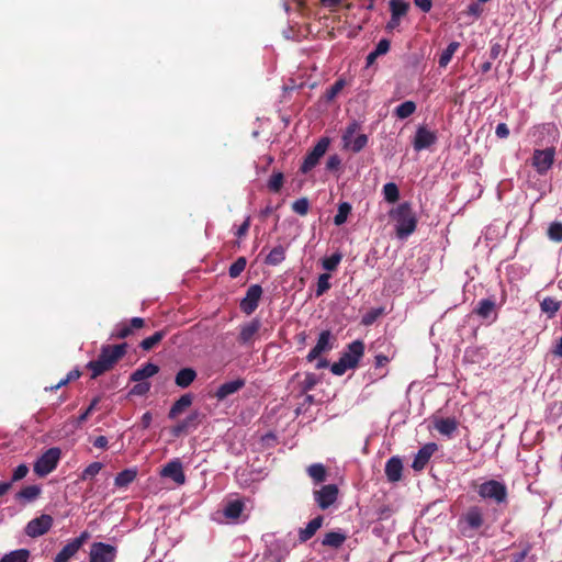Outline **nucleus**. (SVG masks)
I'll list each match as a JSON object with an SVG mask.
<instances>
[{"mask_svg": "<svg viewBox=\"0 0 562 562\" xmlns=\"http://www.w3.org/2000/svg\"><path fill=\"white\" fill-rule=\"evenodd\" d=\"M127 344L120 345H104L101 348L100 355L95 360L87 363V369L90 370L91 379H97L103 373L112 370L114 366L125 356Z\"/></svg>", "mask_w": 562, "mask_h": 562, "instance_id": "obj_1", "label": "nucleus"}, {"mask_svg": "<svg viewBox=\"0 0 562 562\" xmlns=\"http://www.w3.org/2000/svg\"><path fill=\"white\" fill-rule=\"evenodd\" d=\"M390 215L396 222L395 231L398 238H406L415 232L417 218L411 203L400 204Z\"/></svg>", "mask_w": 562, "mask_h": 562, "instance_id": "obj_2", "label": "nucleus"}, {"mask_svg": "<svg viewBox=\"0 0 562 562\" xmlns=\"http://www.w3.org/2000/svg\"><path fill=\"white\" fill-rule=\"evenodd\" d=\"M477 494L484 499H491L496 504L507 503L508 492L504 483L488 480L477 485Z\"/></svg>", "mask_w": 562, "mask_h": 562, "instance_id": "obj_3", "label": "nucleus"}, {"mask_svg": "<svg viewBox=\"0 0 562 562\" xmlns=\"http://www.w3.org/2000/svg\"><path fill=\"white\" fill-rule=\"evenodd\" d=\"M61 451L57 447L47 449L35 462L33 470L36 475L44 477L53 472L59 462Z\"/></svg>", "mask_w": 562, "mask_h": 562, "instance_id": "obj_4", "label": "nucleus"}, {"mask_svg": "<svg viewBox=\"0 0 562 562\" xmlns=\"http://www.w3.org/2000/svg\"><path fill=\"white\" fill-rule=\"evenodd\" d=\"M485 522L484 509L479 505H473L461 516L462 533L468 536V531H477Z\"/></svg>", "mask_w": 562, "mask_h": 562, "instance_id": "obj_5", "label": "nucleus"}, {"mask_svg": "<svg viewBox=\"0 0 562 562\" xmlns=\"http://www.w3.org/2000/svg\"><path fill=\"white\" fill-rule=\"evenodd\" d=\"M330 140L328 137H322L316 145L306 154L301 167L300 171L302 173L310 172L313 168H315L321 158L326 154L329 147Z\"/></svg>", "mask_w": 562, "mask_h": 562, "instance_id": "obj_6", "label": "nucleus"}, {"mask_svg": "<svg viewBox=\"0 0 562 562\" xmlns=\"http://www.w3.org/2000/svg\"><path fill=\"white\" fill-rule=\"evenodd\" d=\"M555 148L535 149L531 156V166L538 175H546L554 164Z\"/></svg>", "mask_w": 562, "mask_h": 562, "instance_id": "obj_7", "label": "nucleus"}, {"mask_svg": "<svg viewBox=\"0 0 562 562\" xmlns=\"http://www.w3.org/2000/svg\"><path fill=\"white\" fill-rule=\"evenodd\" d=\"M117 555L115 546L104 542H93L90 548L89 562H114Z\"/></svg>", "mask_w": 562, "mask_h": 562, "instance_id": "obj_8", "label": "nucleus"}, {"mask_svg": "<svg viewBox=\"0 0 562 562\" xmlns=\"http://www.w3.org/2000/svg\"><path fill=\"white\" fill-rule=\"evenodd\" d=\"M54 522L50 515L42 514L30 520L25 527V533L31 538H37L49 531Z\"/></svg>", "mask_w": 562, "mask_h": 562, "instance_id": "obj_9", "label": "nucleus"}, {"mask_svg": "<svg viewBox=\"0 0 562 562\" xmlns=\"http://www.w3.org/2000/svg\"><path fill=\"white\" fill-rule=\"evenodd\" d=\"M262 288L259 284H251L247 291L245 297L240 301L239 307L246 315L252 314L258 305L262 295Z\"/></svg>", "mask_w": 562, "mask_h": 562, "instance_id": "obj_10", "label": "nucleus"}, {"mask_svg": "<svg viewBox=\"0 0 562 562\" xmlns=\"http://www.w3.org/2000/svg\"><path fill=\"white\" fill-rule=\"evenodd\" d=\"M437 139L436 132L428 130L425 125H420L415 133L413 147L416 151H420L432 146Z\"/></svg>", "mask_w": 562, "mask_h": 562, "instance_id": "obj_11", "label": "nucleus"}, {"mask_svg": "<svg viewBox=\"0 0 562 562\" xmlns=\"http://www.w3.org/2000/svg\"><path fill=\"white\" fill-rule=\"evenodd\" d=\"M338 496V487L335 484L324 485L321 490L314 491V498L319 508L327 509Z\"/></svg>", "mask_w": 562, "mask_h": 562, "instance_id": "obj_12", "label": "nucleus"}, {"mask_svg": "<svg viewBox=\"0 0 562 562\" xmlns=\"http://www.w3.org/2000/svg\"><path fill=\"white\" fill-rule=\"evenodd\" d=\"M145 326V319L142 317H133L128 322H121L119 323L111 337L116 339H124L131 336L134 330L140 329Z\"/></svg>", "mask_w": 562, "mask_h": 562, "instance_id": "obj_13", "label": "nucleus"}, {"mask_svg": "<svg viewBox=\"0 0 562 562\" xmlns=\"http://www.w3.org/2000/svg\"><path fill=\"white\" fill-rule=\"evenodd\" d=\"M145 326V319L142 317H133L128 322H121L119 323L111 337L116 339H124L131 336L134 330L140 329Z\"/></svg>", "mask_w": 562, "mask_h": 562, "instance_id": "obj_14", "label": "nucleus"}, {"mask_svg": "<svg viewBox=\"0 0 562 562\" xmlns=\"http://www.w3.org/2000/svg\"><path fill=\"white\" fill-rule=\"evenodd\" d=\"M331 349V333L329 330H323L318 336L316 345L307 353L306 360L312 362L316 360L323 352L329 351Z\"/></svg>", "mask_w": 562, "mask_h": 562, "instance_id": "obj_15", "label": "nucleus"}, {"mask_svg": "<svg viewBox=\"0 0 562 562\" xmlns=\"http://www.w3.org/2000/svg\"><path fill=\"white\" fill-rule=\"evenodd\" d=\"M364 355V342L362 340H355L348 345L347 350L341 355L342 358L351 368H356L360 359Z\"/></svg>", "mask_w": 562, "mask_h": 562, "instance_id": "obj_16", "label": "nucleus"}, {"mask_svg": "<svg viewBox=\"0 0 562 562\" xmlns=\"http://www.w3.org/2000/svg\"><path fill=\"white\" fill-rule=\"evenodd\" d=\"M436 450H437V445L434 442L427 443L424 447H422L414 458L412 468L415 471L423 470L427 465L429 459L431 458V456L435 453Z\"/></svg>", "mask_w": 562, "mask_h": 562, "instance_id": "obj_17", "label": "nucleus"}, {"mask_svg": "<svg viewBox=\"0 0 562 562\" xmlns=\"http://www.w3.org/2000/svg\"><path fill=\"white\" fill-rule=\"evenodd\" d=\"M199 412H192L184 419L179 422L172 427L171 432L175 437H179L182 434H188L191 429H195L200 423Z\"/></svg>", "mask_w": 562, "mask_h": 562, "instance_id": "obj_18", "label": "nucleus"}, {"mask_svg": "<svg viewBox=\"0 0 562 562\" xmlns=\"http://www.w3.org/2000/svg\"><path fill=\"white\" fill-rule=\"evenodd\" d=\"M245 386V380L244 379H236L233 381L225 382L221 384L214 396L217 401H224L228 396L237 393L239 390H241Z\"/></svg>", "mask_w": 562, "mask_h": 562, "instance_id": "obj_19", "label": "nucleus"}, {"mask_svg": "<svg viewBox=\"0 0 562 562\" xmlns=\"http://www.w3.org/2000/svg\"><path fill=\"white\" fill-rule=\"evenodd\" d=\"M161 475L172 479L178 484H183L186 475L183 473L182 464L179 460L168 462L161 470Z\"/></svg>", "mask_w": 562, "mask_h": 562, "instance_id": "obj_20", "label": "nucleus"}, {"mask_svg": "<svg viewBox=\"0 0 562 562\" xmlns=\"http://www.w3.org/2000/svg\"><path fill=\"white\" fill-rule=\"evenodd\" d=\"M386 479L391 483L398 482L402 479L403 462L398 457H392L386 461L384 469Z\"/></svg>", "mask_w": 562, "mask_h": 562, "instance_id": "obj_21", "label": "nucleus"}, {"mask_svg": "<svg viewBox=\"0 0 562 562\" xmlns=\"http://www.w3.org/2000/svg\"><path fill=\"white\" fill-rule=\"evenodd\" d=\"M323 522H324V517L319 515V516L313 518L306 525L305 528L300 529V531H299L300 542L303 543V542H306L307 540H310L317 532V530L323 526Z\"/></svg>", "mask_w": 562, "mask_h": 562, "instance_id": "obj_22", "label": "nucleus"}, {"mask_svg": "<svg viewBox=\"0 0 562 562\" xmlns=\"http://www.w3.org/2000/svg\"><path fill=\"white\" fill-rule=\"evenodd\" d=\"M193 402V396L190 393L181 395L171 406L168 417L170 419L177 418L180 414H182L188 407L191 406Z\"/></svg>", "mask_w": 562, "mask_h": 562, "instance_id": "obj_23", "label": "nucleus"}, {"mask_svg": "<svg viewBox=\"0 0 562 562\" xmlns=\"http://www.w3.org/2000/svg\"><path fill=\"white\" fill-rule=\"evenodd\" d=\"M196 376L198 373L193 368H182L177 372L175 383L181 389H187L194 382Z\"/></svg>", "mask_w": 562, "mask_h": 562, "instance_id": "obj_24", "label": "nucleus"}, {"mask_svg": "<svg viewBox=\"0 0 562 562\" xmlns=\"http://www.w3.org/2000/svg\"><path fill=\"white\" fill-rule=\"evenodd\" d=\"M261 327L259 319L254 318L251 322L245 324L240 328L238 340L241 344H247L252 340L254 336L258 333Z\"/></svg>", "mask_w": 562, "mask_h": 562, "instance_id": "obj_25", "label": "nucleus"}, {"mask_svg": "<svg viewBox=\"0 0 562 562\" xmlns=\"http://www.w3.org/2000/svg\"><path fill=\"white\" fill-rule=\"evenodd\" d=\"M159 367L157 364H154L151 362H148L140 368L136 369L132 375L131 380L134 382H140L145 379L154 376L156 373H158Z\"/></svg>", "mask_w": 562, "mask_h": 562, "instance_id": "obj_26", "label": "nucleus"}, {"mask_svg": "<svg viewBox=\"0 0 562 562\" xmlns=\"http://www.w3.org/2000/svg\"><path fill=\"white\" fill-rule=\"evenodd\" d=\"M347 535L342 531H329L325 533L322 544L324 547L339 549L346 541Z\"/></svg>", "mask_w": 562, "mask_h": 562, "instance_id": "obj_27", "label": "nucleus"}, {"mask_svg": "<svg viewBox=\"0 0 562 562\" xmlns=\"http://www.w3.org/2000/svg\"><path fill=\"white\" fill-rule=\"evenodd\" d=\"M458 428V422L453 417L439 418L435 420V429L441 435L450 437Z\"/></svg>", "mask_w": 562, "mask_h": 562, "instance_id": "obj_28", "label": "nucleus"}, {"mask_svg": "<svg viewBox=\"0 0 562 562\" xmlns=\"http://www.w3.org/2000/svg\"><path fill=\"white\" fill-rule=\"evenodd\" d=\"M496 303L492 299H483L477 303L474 313L483 319H488L495 313Z\"/></svg>", "mask_w": 562, "mask_h": 562, "instance_id": "obj_29", "label": "nucleus"}, {"mask_svg": "<svg viewBox=\"0 0 562 562\" xmlns=\"http://www.w3.org/2000/svg\"><path fill=\"white\" fill-rule=\"evenodd\" d=\"M41 487L38 485H29L19 491L15 495L18 501H24L25 503H31L35 501L41 495Z\"/></svg>", "mask_w": 562, "mask_h": 562, "instance_id": "obj_30", "label": "nucleus"}, {"mask_svg": "<svg viewBox=\"0 0 562 562\" xmlns=\"http://www.w3.org/2000/svg\"><path fill=\"white\" fill-rule=\"evenodd\" d=\"M245 508V504L240 499H234L226 504L224 508V515L228 519H237L240 517L243 510Z\"/></svg>", "mask_w": 562, "mask_h": 562, "instance_id": "obj_31", "label": "nucleus"}, {"mask_svg": "<svg viewBox=\"0 0 562 562\" xmlns=\"http://www.w3.org/2000/svg\"><path fill=\"white\" fill-rule=\"evenodd\" d=\"M137 476V471L135 469H126L121 471L114 480V484L117 487H126L130 485Z\"/></svg>", "mask_w": 562, "mask_h": 562, "instance_id": "obj_32", "label": "nucleus"}, {"mask_svg": "<svg viewBox=\"0 0 562 562\" xmlns=\"http://www.w3.org/2000/svg\"><path fill=\"white\" fill-rule=\"evenodd\" d=\"M307 473L316 484L323 483L327 479L326 468L322 463L311 464L307 468Z\"/></svg>", "mask_w": 562, "mask_h": 562, "instance_id": "obj_33", "label": "nucleus"}, {"mask_svg": "<svg viewBox=\"0 0 562 562\" xmlns=\"http://www.w3.org/2000/svg\"><path fill=\"white\" fill-rule=\"evenodd\" d=\"M285 259V248L281 245L270 250L265 259V263L269 266H278Z\"/></svg>", "mask_w": 562, "mask_h": 562, "instance_id": "obj_34", "label": "nucleus"}, {"mask_svg": "<svg viewBox=\"0 0 562 562\" xmlns=\"http://www.w3.org/2000/svg\"><path fill=\"white\" fill-rule=\"evenodd\" d=\"M166 330H158L154 335L143 339L139 347L145 351H149L155 348L166 337Z\"/></svg>", "mask_w": 562, "mask_h": 562, "instance_id": "obj_35", "label": "nucleus"}, {"mask_svg": "<svg viewBox=\"0 0 562 562\" xmlns=\"http://www.w3.org/2000/svg\"><path fill=\"white\" fill-rule=\"evenodd\" d=\"M30 551L26 549H19L4 554L0 562H27Z\"/></svg>", "mask_w": 562, "mask_h": 562, "instance_id": "obj_36", "label": "nucleus"}, {"mask_svg": "<svg viewBox=\"0 0 562 562\" xmlns=\"http://www.w3.org/2000/svg\"><path fill=\"white\" fill-rule=\"evenodd\" d=\"M79 549L69 541L55 557L54 562H69Z\"/></svg>", "mask_w": 562, "mask_h": 562, "instance_id": "obj_37", "label": "nucleus"}, {"mask_svg": "<svg viewBox=\"0 0 562 562\" xmlns=\"http://www.w3.org/2000/svg\"><path fill=\"white\" fill-rule=\"evenodd\" d=\"M459 47H460L459 42H451L447 46V48L441 53V55L438 59L439 67H443V68L447 67L448 64L451 61L453 54L458 50Z\"/></svg>", "mask_w": 562, "mask_h": 562, "instance_id": "obj_38", "label": "nucleus"}, {"mask_svg": "<svg viewBox=\"0 0 562 562\" xmlns=\"http://www.w3.org/2000/svg\"><path fill=\"white\" fill-rule=\"evenodd\" d=\"M391 14L394 18L405 16L409 10V3L403 0H391L390 1Z\"/></svg>", "mask_w": 562, "mask_h": 562, "instance_id": "obj_39", "label": "nucleus"}, {"mask_svg": "<svg viewBox=\"0 0 562 562\" xmlns=\"http://www.w3.org/2000/svg\"><path fill=\"white\" fill-rule=\"evenodd\" d=\"M416 111V103L414 101H405L395 108V115L398 119H407Z\"/></svg>", "mask_w": 562, "mask_h": 562, "instance_id": "obj_40", "label": "nucleus"}, {"mask_svg": "<svg viewBox=\"0 0 562 562\" xmlns=\"http://www.w3.org/2000/svg\"><path fill=\"white\" fill-rule=\"evenodd\" d=\"M342 257L340 251H336L331 256L322 259V267L327 271H335L341 262Z\"/></svg>", "mask_w": 562, "mask_h": 562, "instance_id": "obj_41", "label": "nucleus"}, {"mask_svg": "<svg viewBox=\"0 0 562 562\" xmlns=\"http://www.w3.org/2000/svg\"><path fill=\"white\" fill-rule=\"evenodd\" d=\"M368 144V136L366 134H360L355 137L352 140L349 138L345 142V146L350 148L352 153L361 151Z\"/></svg>", "mask_w": 562, "mask_h": 562, "instance_id": "obj_42", "label": "nucleus"}, {"mask_svg": "<svg viewBox=\"0 0 562 562\" xmlns=\"http://www.w3.org/2000/svg\"><path fill=\"white\" fill-rule=\"evenodd\" d=\"M351 212V205L348 202H341L338 205L337 214L334 217V224L340 226L346 223L348 215Z\"/></svg>", "mask_w": 562, "mask_h": 562, "instance_id": "obj_43", "label": "nucleus"}, {"mask_svg": "<svg viewBox=\"0 0 562 562\" xmlns=\"http://www.w3.org/2000/svg\"><path fill=\"white\" fill-rule=\"evenodd\" d=\"M561 304L553 297H544L540 304L541 311L552 317L560 308Z\"/></svg>", "mask_w": 562, "mask_h": 562, "instance_id": "obj_44", "label": "nucleus"}, {"mask_svg": "<svg viewBox=\"0 0 562 562\" xmlns=\"http://www.w3.org/2000/svg\"><path fill=\"white\" fill-rule=\"evenodd\" d=\"M384 199L389 203H395L400 199V190L394 182H389L383 187Z\"/></svg>", "mask_w": 562, "mask_h": 562, "instance_id": "obj_45", "label": "nucleus"}, {"mask_svg": "<svg viewBox=\"0 0 562 562\" xmlns=\"http://www.w3.org/2000/svg\"><path fill=\"white\" fill-rule=\"evenodd\" d=\"M329 280H330V274H328V273L319 274L318 280H317L316 291H315L316 297L322 296L330 289L331 284H330Z\"/></svg>", "mask_w": 562, "mask_h": 562, "instance_id": "obj_46", "label": "nucleus"}, {"mask_svg": "<svg viewBox=\"0 0 562 562\" xmlns=\"http://www.w3.org/2000/svg\"><path fill=\"white\" fill-rule=\"evenodd\" d=\"M247 259L245 257H238L229 267L228 274L232 279H236L245 270Z\"/></svg>", "mask_w": 562, "mask_h": 562, "instance_id": "obj_47", "label": "nucleus"}, {"mask_svg": "<svg viewBox=\"0 0 562 562\" xmlns=\"http://www.w3.org/2000/svg\"><path fill=\"white\" fill-rule=\"evenodd\" d=\"M103 464L101 462H92L90 463L80 474L81 481H87L93 479L99 472L102 470Z\"/></svg>", "mask_w": 562, "mask_h": 562, "instance_id": "obj_48", "label": "nucleus"}, {"mask_svg": "<svg viewBox=\"0 0 562 562\" xmlns=\"http://www.w3.org/2000/svg\"><path fill=\"white\" fill-rule=\"evenodd\" d=\"M283 182H284L283 173L280 171L273 172L268 181V189L271 192L278 193L281 190Z\"/></svg>", "mask_w": 562, "mask_h": 562, "instance_id": "obj_49", "label": "nucleus"}, {"mask_svg": "<svg viewBox=\"0 0 562 562\" xmlns=\"http://www.w3.org/2000/svg\"><path fill=\"white\" fill-rule=\"evenodd\" d=\"M99 402H100V397L99 396L94 397L91 401L90 405L77 417V419H76V426L77 427L81 426L89 418V416L95 409V407L99 404Z\"/></svg>", "mask_w": 562, "mask_h": 562, "instance_id": "obj_50", "label": "nucleus"}, {"mask_svg": "<svg viewBox=\"0 0 562 562\" xmlns=\"http://www.w3.org/2000/svg\"><path fill=\"white\" fill-rule=\"evenodd\" d=\"M318 383V378L315 373H306L304 380L301 382V391L302 393H307L312 391L315 385Z\"/></svg>", "mask_w": 562, "mask_h": 562, "instance_id": "obj_51", "label": "nucleus"}, {"mask_svg": "<svg viewBox=\"0 0 562 562\" xmlns=\"http://www.w3.org/2000/svg\"><path fill=\"white\" fill-rule=\"evenodd\" d=\"M310 202L307 198L297 199L292 203V210L299 215H306L308 213Z\"/></svg>", "mask_w": 562, "mask_h": 562, "instance_id": "obj_52", "label": "nucleus"}, {"mask_svg": "<svg viewBox=\"0 0 562 562\" xmlns=\"http://www.w3.org/2000/svg\"><path fill=\"white\" fill-rule=\"evenodd\" d=\"M548 236L555 243L562 241V223L554 222L548 228Z\"/></svg>", "mask_w": 562, "mask_h": 562, "instance_id": "obj_53", "label": "nucleus"}, {"mask_svg": "<svg viewBox=\"0 0 562 562\" xmlns=\"http://www.w3.org/2000/svg\"><path fill=\"white\" fill-rule=\"evenodd\" d=\"M344 86L345 82L341 79L337 80L333 86H330V88H328L325 93L327 101L334 100L337 97V94L342 90Z\"/></svg>", "mask_w": 562, "mask_h": 562, "instance_id": "obj_54", "label": "nucleus"}, {"mask_svg": "<svg viewBox=\"0 0 562 562\" xmlns=\"http://www.w3.org/2000/svg\"><path fill=\"white\" fill-rule=\"evenodd\" d=\"M352 369L342 358L331 364L330 371L335 375H342L347 370Z\"/></svg>", "mask_w": 562, "mask_h": 562, "instance_id": "obj_55", "label": "nucleus"}, {"mask_svg": "<svg viewBox=\"0 0 562 562\" xmlns=\"http://www.w3.org/2000/svg\"><path fill=\"white\" fill-rule=\"evenodd\" d=\"M341 159L337 154L330 155L326 161V170L336 172L340 169Z\"/></svg>", "mask_w": 562, "mask_h": 562, "instance_id": "obj_56", "label": "nucleus"}, {"mask_svg": "<svg viewBox=\"0 0 562 562\" xmlns=\"http://www.w3.org/2000/svg\"><path fill=\"white\" fill-rule=\"evenodd\" d=\"M149 390H150V383L140 381L131 389L130 394L142 396V395H145Z\"/></svg>", "mask_w": 562, "mask_h": 562, "instance_id": "obj_57", "label": "nucleus"}, {"mask_svg": "<svg viewBox=\"0 0 562 562\" xmlns=\"http://www.w3.org/2000/svg\"><path fill=\"white\" fill-rule=\"evenodd\" d=\"M29 473V468L26 464H20L18 465L14 471H13V474H12V480L11 482H18L22 479H24Z\"/></svg>", "mask_w": 562, "mask_h": 562, "instance_id": "obj_58", "label": "nucleus"}, {"mask_svg": "<svg viewBox=\"0 0 562 562\" xmlns=\"http://www.w3.org/2000/svg\"><path fill=\"white\" fill-rule=\"evenodd\" d=\"M382 310H371L362 317V324L366 326L372 325L381 315Z\"/></svg>", "mask_w": 562, "mask_h": 562, "instance_id": "obj_59", "label": "nucleus"}, {"mask_svg": "<svg viewBox=\"0 0 562 562\" xmlns=\"http://www.w3.org/2000/svg\"><path fill=\"white\" fill-rule=\"evenodd\" d=\"M390 46H391V43L389 40L386 38H382L379 41V43L376 44L375 48H374V52L375 54H378L379 56L381 55H384L386 54L389 50H390Z\"/></svg>", "mask_w": 562, "mask_h": 562, "instance_id": "obj_60", "label": "nucleus"}, {"mask_svg": "<svg viewBox=\"0 0 562 562\" xmlns=\"http://www.w3.org/2000/svg\"><path fill=\"white\" fill-rule=\"evenodd\" d=\"M530 550H531V544L530 543H526L524 549L520 552L515 553L513 555V561L512 562H522L527 558V555L529 554Z\"/></svg>", "mask_w": 562, "mask_h": 562, "instance_id": "obj_61", "label": "nucleus"}, {"mask_svg": "<svg viewBox=\"0 0 562 562\" xmlns=\"http://www.w3.org/2000/svg\"><path fill=\"white\" fill-rule=\"evenodd\" d=\"M495 134L499 138H507L509 136V128L505 123H498L495 130Z\"/></svg>", "mask_w": 562, "mask_h": 562, "instance_id": "obj_62", "label": "nucleus"}, {"mask_svg": "<svg viewBox=\"0 0 562 562\" xmlns=\"http://www.w3.org/2000/svg\"><path fill=\"white\" fill-rule=\"evenodd\" d=\"M414 4L423 12L427 13L431 10L432 0H414Z\"/></svg>", "mask_w": 562, "mask_h": 562, "instance_id": "obj_63", "label": "nucleus"}, {"mask_svg": "<svg viewBox=\"0 0 562 562\" xmlns=\"http://www.w3.org/2000/svg\"><path fill=\"white\" fill-rule=\"evenodd\" d=\"M90 538V533L88 531L81 532V535L71 540V542L80 550V548L85 544V542Z\"/></svg>", "mask_w": 562, "mask_h": 562, "instance_id": "obj_64", "label": "nucleus"}]
</instances>
